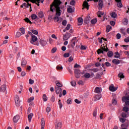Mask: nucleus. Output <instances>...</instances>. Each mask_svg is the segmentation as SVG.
<instances>
[{"label": "nucleus", "instance_id": "49", "mask_svg": "<svg viewBox=\"0 0 129 129\" xmlns=\"http://www.w3.org/2000/svg\"><path fill=\"white\" fill-rule=\"evenodd\" d=\"M22 34L20 32H17L16 35V38H20V36H21Z\"/></svg>", "mask_w": 129, "mask_h": 129}, {"label": "nucleus", "instance_id": "64", "mask_svg": "<svg viewBox=\"0 0 129 129\" xmlns=\"http://www.w3.org/2000/svg\"><path fill=\"white\" fill-rule=\"evenodd\" d=\"M119 120L121 122H124V121H125V118H119Z\"/></svg>", "mask_w": 129, "mask_h": 129}, {"label": "nucleus", "instance_id": "47", "mask_svg": "<svg viewBox=\"0 0 129 129\" xmlns=\"http://www.w3.org/2000/svg\"><path fill=\"white\" fill-rule=\"evenodd\" d=\"M123 110L124 112H128V107L127 106H125L123 108Z\"/></svg>", "mask_w": 129, "mask_h": 129}, {"label": "nucleus", "instance_id": "7", "mask_svg": "<svg viewBox=\"0 0 129 129\" xmlns=\"http://www.w3.org/2000/svg\"><path fill=\"white\" fill-rule=\"evenodd\" d=\"M77 38L76 37H74L71 40V46H72V48H74L75 47V40H76Z\"/></svg>", "mask_w": 129, "mask_h": 129}, {"label": "nucleus", "instance_id": "36", "mask_svg": "<svg viewBox=\"0 0 129 129\" xmlns=\"http://www.w3.org/2000/svg\"><path fill=\"white\" fill-rule=\"evenodd\" d=\"M38 16L39 18H43V17H44V14L43 13V12L40 11L38 14Z\"/></svg>", "mask_w": 129, "mask_h": 129}, {"label": "nucleus", "instance_id": "19", "mask_svg": "<svg viewBox=\"0 0 129 129\" xmlns=\"http://www.w3.org/2000/svg\"><path fill=\"white\" fill-rule=\"evenodd\" d=\"M67 11H68V13H74L75 12L74 8L73 9L72 8V7L69 6V8H68L67 9Z\"/></svg>", "mask_w": 129, "mask_h": 129}, {"label": "nucleus", "instance_id": "53", "mask_svg": "<svg viewBox=\"0 0 129 129\" xmlns=\"http://www.w3.org/2000/svg\"><path fill=\"white\" fill-rule=\"evenodd\" d=\"M76 4V2L75 1V0H72L70 2L71 6H75Z\"/></svg>", "mask_w": 129, "mask_h": 129}, {"label": "nucleus", "instance_id": "9", "mask_svg": "<svg viewBox=\"0 0 129 129\" xmlns=\"http://www.w3.org/2000/svg\"><path fill=\"white\" fill-rule=\"evenodd\" d=\"M7 90V85H3L0 87V91L1 92H5Z\"/></svg>", "mask_w": 129, "mask_h": 129}, {"label": "nucleus", "instance_id": "18", "mask_svg": "<svg viewBox=\"0 0 129 129\" xmlns=\"http://www.w3.org/2000/svg\"><path fill=\"white\" fill-rule=\"evenodd\" d=\"M106 48H105V46H104L103 47L101 46V49L103 50L104 52H108V51H109V49H108V47H107V45H106Z\"/></svg>", "mask_w": 129, "mask_h": 129}, {"label": "nucleus", "instance_id": "60", "mask_svg": "<svg viewBox=\"0 0 129 129\" xmlns=\"http://www.w3.org/2000/svg\"><path fill=\"white\" fill-rule=\"evenodd\" d=\"M57 51V47H54L51 49V53H54Z\"/></svg>", "mask_w": 129, "mask_h": 129}, {"label": "nucleus", "instance_id": "16", "mask_svg": "<svg viewBox=\"0 0 129 129\" xmlns=\"http://www.w3.org/2000/svg\"><path fill=\"white\" fill-rule=\"evenodd\" d=\"M39 43L42 47H45L47 45V41L44 40H40Z\"/></svg>", "mask_w": 129, "mask_h": 129}, {"label": "nucleus", "instance_id": "22", "mask_svg": "<svg viewBox=\"0 0 129 129\" xmlns=\"http://www.w3.org/2000/svg\"><path fill=\"white\" fill-rule=\"evenodd\" d=\"M112 63L113 64H116V65H118L120 63V61L118 59H114L112 60Z\"/></svg>", "mask_w": 129, "mask_h": 129}, {"label": "nucleus", "instance_id": "3", "mask_svg": "<svg viewBox=\"0 0 129 129\" xmlns=\"http://www.w3.org/2000/svg\"><path fill=\"white\" fill-rule=\"evenodd\" d=\"M55 91L56 94H59V97H62V89L58 87H55Z\"/></svg>", "mask_w": 129, "mask_h": 129}, {"label": "nucleus", "instance_id": "14", "mask_svg": "<svg viewBox=\"0 0 129 129\" xmlns=\"http://www.w3.org/2000/svg\"><path fill=\"white\" fill-rule=\"evenodd\" d=\"M99 10H102V7H103V1L102 0L99 1Z\"/></svg>", "mask_w": 129, "mask_h": 129}, {"label": "nucleus", "instance_id": "27", "mask_svg": "<svg viewBox=\"0 0 129 129\" xmlns=\"http://www.w3.org/2000/svg\"><path fill=\"white\" fill-rule=\"evenodd\" d=\"M41 127H45V119L44 118H42L41 119Z\"/></svg>", "mask_w": 129, "mask_h": 129}, {"label": "nucleus", "instance_id": "58", "mask_svg": "<svg viewBox=\"0 0 129 129\" xmlns=\"http://www.w3.org/2000/svg\"><path fill=\"white\" fill-rule=\"evenodd\" d=\"M105 65L107 67H110V66H111V64L110 63H109L108 61L105 62Z\"/></svg>", "mask_w": 129, "mask_h": 129}, {"label": "nucleus", "instance_id": "32", "mask_svg": "<svg viewBox=\"0 0 129 129\" xmlns=\"http://www.w3.org/2000/svg\"><path fill=\"white\" fill-rule=\"evenodd\" d=\"M91 76L90 74L86 73L84 76H83V77H85V78H90Z\"/></svg>", "mask_w": 129, "mask_h": 129}, {"label": "nucleus", "instance_id": "5", "mask_svg": "<svg viewBox=\"0 0 129 129\" xmlns=\"http://www.w3.org/2000/svg\"><path fill=\"white\" fill-rule=\"evenodd\" d=\"M71 37V34L67 32L65 35H63V41H67Z\"/></svg>", "mask_w": 129, "mask_h": 129}, {"label": "nucleus", "instance_id": "48", "mask_svg": "<svg viewBox=\"0 0 129 129\" xmlns=\"http://www.w3.org/2000/svg\"><path fill=\"white\" fill-rule=\"evenodd\" d=\"M112 103L113 105H116L117 104V101L115 99H114L112 100Z\"/></svg>", "mask_w": 129, "mask_h": 129}, {"label": "nucleus", "instance_id": "63", "mask_svg": "<svg viewBox=\"0 0 129 129\" xmlns=\"http://www.w3.org/2000/svg\"><path fill=\"white\" fill-rule=\"evenodd\" d=\"M124 41L125 42V43H128L129 42V36L125 38L124 40Z\"/></svg>", "mask_w": 129, "mask_h": 129}, {"label": "nucleus", "instance_id": "41", "mask_svg": "<svg viewBox=\"0 0 129 129\" xmlns=\"http://www.w3.org/2000/svg\"><path fill=\"white\" fill-rule=\"evenodd\" d=\"M90 71H92V72H94L95 73L96 72H98V71H99V70L97 68H94L90 69Z\"/></svg>", "mask_w": 129, "mask_h": 129}, {"label": "nucleus", "instance_id": "26", "mask_svg": "<svg viewBox=\"0 0 129 129\" xmlns=\"http://www.w3.org/2000/svg\"><path fill=\"white\" fill-rule=\"evenodd\" d=\"M34 116V114L33 113H30L28 115V118L29 122H31V121L32 120V117Z\"/></svg>", "mask_w": 129, "mask_h": 129}, {"label": "nucleus", "instance_id": "46", "mask_svg": "<svg viewBox=\"0 0 129 129\" xmlns=\"http://www.w3.org/2000/svg\"><path fill=\"white\" fill-rule=\"evenodd\" d=\"M31 18L32 20H36V19H37V18H38V16H37L36 15V14H32L31 16Z\"/></svg>", "mask_w": 129, "mask_h": 129}, {"label": "nucleus", "instance_id": "34", "mask_svg": "<svg viewBox=\"0 0 129 129\" xmlns=\"http://www.w3.org/2000/svg\"><path fill=\"white\" fill-rule=\"evenodd\" d=\"M110 16L112 18H113L114 19H115L117 17V14L115 13V12H112L111 13Z\"/></svg>", "mask_w": 129, "mask_h": 129}, {"label": "nucleus", "instance_id": "40", "mask_svg": "<svg viewBox=\"0 0 129 129\" xmlns=\"http://www.w3.org/2000/svg\"><path fill=\"white\" fill-rule=\"evenodd\" d=\"M61 126H62V123L58 122L57 123V125H55V128L58 129V127H59V128H61Z\"/></svg>", "mask_w": 129, "mask_h": 129}, {"label": "nucleus", "instance_id": "59", "mask_svg": "<svg viewBox=\"0 0 129 129\" xmlns=\"http://www.w3.org/2000/svg\"><path fill=\"white\" fill-rule=\"evenodd\" d=\"M20 31L21 32L22 34H25V28L24 27L20 28Z\"/></svg>", "mask_w": 129, "mask_h": 129}, {"label": "nucleus", "instance_id": "44", "mask_svg": "<svg viewBox=\"0 0 129 129\" xmlns=\"http://www.w3.org/2000/svg\"><path fill=\"white\" fill-rule=\"evenodd\" d=\"M116 55H114V58H120V54L118 52H115Z\"/></svg>", "mask_w": 129, "mask_h": 129}, {"label": "nucleus", "instance_id": "57", "mask_svg": "<svg viewBox=\"0 0 129 129\" xmlns=\"http://www.w3.org/2000/svg\"><path fill=\"white\" fill-rule=\"evenodd\" d=\"M126 100H128L126 96H124L122 98V101H123V102H125Z\"/></svg>", "mask_w": 129, "mask_h": 129}, {"label": "nucleus", "instance_id": "29", "mask_svg": "<svg viewBox=\"0 0 129 129\" xmlns=\"http://www.w3.org/2000/svg\"><path fill=\"white\" fill-rule=\"evenodd\" d=\"M94 92H95V93H101V91H100V88L98 87H96Z\"/></svg>", "mask_w": 129, "mask_h": 129}, {"label": "nucleus", "instance_id": "45", "mask_svg": "<svg viewBox=\"0 0 129 129\" xmlns=\"http://www.w3.org/2000/svg\"><path fill=\"white\" fill-rule=\"evenodd\" d=\"M96 23H97V19H92V20L91 21V23L92 25H94V24H96Z\"/></svg>", "mask_w": 129, "mask_h": 129}, {"label": "nucleus", "instance_id": "8", "mask_svg": "<svg viewBox=\"0 0 129 129\" xmlns=\"http://www.w3.org/2000/svg\"><path fill=\"white\" fill-rule=\"evenodd\" d=\"M16 105L20 106V98L19 96H16L15 99Z\"/></svg>", "mask_w": 129, "mask_h": 129}, {"label": "nucleus", "instance_id": "20", "mask_svg": "<svg viewBox=\"0 0 129 129\" xmlns=\"http://www.w3.org/2000/svg\"><path fill=\"white\" fill-rule=\"evenodd\" d=\"M97 52L98 55H99V54H103V55H105V54L104 53V51H103V50L102 49V48H99L97 50Z\"/></svg>", "mask_w": 129, "mask_h": 129}, {"label": "nucleus", "instance_id": "2", "mask_svg": "<svg viewBox=\"0 0 129 129\" xmlns=\"http://www.w3.org/2000/svg\"><path fill=\"white\" fill-rule=\"evenodd\" d=\"M38 41V38L36 35H33L32 36L31 39L30 40V43L31 44H33L34 45H35L36 46H39V42H35Z\"/></svg>", "mask_w": 129, "mask_h": 129}, {"label": "nucleus", "instance_id": "56", "mask_svg": "<svg viewBox=\"0 0 129 129\" xmlns=\"http://www.w3.org/2000/svg\"><path fill=\"white\" fill-rule=\"evenodd\" d=\"M87 48V47L84 45H81L80 47L81 50H86Z\"/></svg>", "mask_w": 129, "mask_h": 129}, {"label": "nucleus", "instance_id": "51", "mask_svg": "<svg viewBox=\"0 0 129 129\" xmlns=\"http://www.w3.org/2000/svg\"><path fill=\"white\" fill-rule=\"evenodd\" d=\"M31 32L33 34H34V35H38V31L36 30H32Z\"/></svg>", "mask_w": 129, "mask_h": 129}, {"label": "nucleus", "instance_id": "13", "mask_svg": "<svg viewBox=\"0 0 129 129\" xmlns=\"http://www.w3.org/2000/svg\"><path fill=\"white\" fill-rule=\"evenodd\" d=\"M27 60L25 58H22V60L21 61V66L22 67H26V65H27Z\"/></svg>", "mask_w": 129, "mask_h": 129}, {"label": "nucleus", "instance_id": "12", "mask_svg": "<svg viewBox=\"0 0 129 129\" xmlns=\"http://www.w3.org/2000/svg\"><path fill=\"white\" fill-rule=\"evenodd\" d=\"M84 22L85 24L88 25L90 23V16L87 17L84 19Z\"/></svg>", "mask_w": 129, "mask_h": 129}, {"label": "nucleus", "instance_id": "38", "mask_svg": "<svg viewBox=\"0 0 129 129\" xmlns=\"http://www.w3.org/2000/svg\"><path fill=\"white\" fill-rule=\"evenodd\" d=\"M111 29H112V27H111V26H110V25L107 26L106 28V32L107 33H109V32L110 31Z\"/></svg>", "mask_w": 129, "mask_h": 129}, {"label": "nucleus", "instance_id": "50", "mask_svg": "<svg viewBox=\"0 0 129 129\" xmlns=\"http://www.w3.org/2000/svg\"><path fill=\"white\" fill-rule=\"evenodd\" d=\"M67 103H68V104H71V103H72V99L69 98L67 101Z\"/></svg>", "mask_w": 129, "mask_h": 129}, {"label": "nucleus", "instance_id": "6", "mask_svg": "<svg viewBox=\"0 0 129 129\" xmlns=\"http://www.w3.org/2000/svg\"><path fill=\"white\" fill-rule=\"evenodd\" d=\"M118 87H115L113 85H111L109 86V89L110 91H112V92H114V91H116L117 90Z\"/></svg>", "mask_w": 129, "mask_h": 129}, {"label": "nucleus", "instance_id": "42", "mask_svg": "<svg viewBox=\"0 0 129 129\" xmlns=\"http://www.w3.org/2000/svg\"><path fill=\"white\" fill-rule=\"evenodd\" d=\"M53 20H54V22H59V21H60V18H59V16H55L53 18Z\"/></svg>", "mask_w": 129, "mask_h": 129}, {"label": "nucleus", "instance_id": "30", "mask_svg": "<svg viewBox=\"0 0 129 129\" xmlns=\"http://www.w3.org/2000/svg\"><path fill=\"white\" fill-rule=\"evenodd\" d=\"M107 56L109 58H111V57L113 56V52L112 51H109L107 53Z\"/></svg>", "mask_w": 129, "mask_h": 129}, {"label": "nucleus", "instance_id": "24", "mask_svg": "<svg viewBox=\"0 0 129 129\" xmlns=\"http://www.w3.org/2000/svg\"><path fill=\"white\" fill-rule=\"evenodd\" d=\"M78 22L79 23V25L81 26V25H82V24H83V19H82L81 17L78 18Z\"/></svg>", "mask_w": 129, "mask_h": 129}, {"label": "nucleus", "instance_id": "28", "mask_svg": "<svg viewBox=\"0 0 129 129\" xmlns=\"http://www.w3.org/2000/svg\"><path fill=\"white\" fill-rule=\"evenodd\" d=\"M55 83H56V85L57 87H59L60 88V87H63V85L60 84V82H59V81H56Z\"/></svg>", "mask_w": 129, "mask_h": 129}, {"label": "nucleus", "instance_id": "55", "mask_svg": "<svg viewBox=\"0 0 129 129\" xmlns=\"http://www.w3.org/2000/svg\"><path fill=\"white\" fill-rule=\"evenodd\" d=\"M70 55V54L69 53L67 52V53H64L63 57L64 58H68V57H69Z\"/></svg>", "mask_w": 129, "mask_h": 129}, {"label": "nucleus", "instance_id": "23", "mask_svg": "<svg viewBox=\"0 0 129 129\" xmlns=\"http://www.w3.org/2000/svg\"><path fill=\"white\" fill-rule=\"evenodd\" d=\"M101 97H102L101 94L95 95V96L94 97L95 100H99V99H100V98H101Z\"/></svg>", "mask_w": 129, "mask_h": 129}, {"label": "nucleus", "instance_id": "31", "mask_svg": "<svg viewBox=\"0 0 129 129\" xmlns=\"http://www.w3.org/2000/svg\"><path fill=\"white\" fill-rule=\"evenodd\" d=\"M128 115V112H123L121 114L122 117H126Z\"/></svg>", "mask_w": 129, "mask_h": 129}, {"label": "nucleus", "instance_id": "4", "mask_svg": "<svg viewBox=\"0 0 129 129\" xmlns=\"http://www.w3.org/2000/svg\"><path fill=\"white\" fill-rule=\"evenodd\" d=\"M74 73L76 78H80L81 72L80 70H79V69H75Z\"/></svg>", "mask_w": 129, "mask_h": 129}, {"label": "nucleus", "instance_id": "11", "mask_svg": "<svg viewBox=\"0 0 129 129\" xmlns=\"http://www.w3.org/2000/svg\"><path fill=\"white\" fill-rule=\"evenodd\" d=\"M115 2L117 3L118 8H122V3H121V0H115Z\"/></svg>", "mask_w": 129, "mask_h": 129}, {"label": "nucleus", "instance_id": "33", "mask_svg": "<svg viewBox=\"0 0 129 129\" xmlns=\"http://www.w3.org/2000/svg\"><path fill=\"white\" fill-rule=\"evenodd\" d=\"M118 77H119V78H120V80H121V78H124V75H123V74H122V73H120L118 75Z\"/></svg>", "mask_w": 129, "mask_h": 129}, {"label": "nucleus", "instance_id": "52", "mask_svg": "<svg viewBox=\"0 0 129 129\" xmlns=\"http://www.w3.org/2000/svg\"><path fill=\"white\" fill-rule=\"evenodd\" d=\"M58 105L59 106V108L61 109V108H62L63 106V104H62V103H61V100H58Z\"/></svg>", "mask_w": 129, "mask_h": 129}, {"label": "nucleus", "instance_id": "10", "mask_svg": "<svg viewBox=\"0 0 129 129\" xmlns=\"http://www.w3.org/2000/svg\"><path fill=\"white\" fill-rule=\"evenodd\" d=\"M83 7L85 8V9H87V10H89V7L90 5H88V2L85 1L83 4Z\"/></svg>", "mask_w": 129, "mask_h": 129}, {"label": "nucleus", "instance_id": "15", "mask_svg": "<svg viewBox=\"0 0 129 129\" xmlns=\"http://www.w3.org/2000/svg\"><path fill=\"white\" fill-rule=\"evenodd\" d=\"M121 126L122 127H125V128H127V127L129 126V121L127 120V121H126L125 122V123L122 124L121 125Z\"/></svg>", "mask_w": 129, "mask_h": 129}, {"label": "nucleus", "instance_id": "62", "mask_svg": "<svg viewBox=\"0 0 129 129\" xmlns=\"http://www.w3.org/2000/svg\"><path fill=\"white\" fill-rule=\"evenodd\" d=\"M101 64L99 63V62H97L95 63V66L96 67H100Z\"/></svg>", "mask_w": 129, "mask_h": 129}, {"label": "nucleus", "instance_id": "35", "mask_svg": "<svg viewBox=\"0 0 129 129\" xmlns=\"http://www.w3.org/2000/svg\"><path fill=\"white\" fill-rule=\"evenodd\" d=\"M24 2H26V3H27V6H28V7H29H29H30V9H32V4L29 3V2H31L32 3V1L31 0H24Z\"/></svg>", "mask_w": 129, "mask_h": 129}, {"label": "nucleus", "instance_id": "43", "mask_svg": "<svg viewBox=\"0 0 129 129\" xmlns=\"http://www.w3.org/2000/svg\"><path fill=\"white\" fill-rule=\"evenodd\" d=\"M42 98L44 101H47L48 100V97H47V96L45 94L43 95Z\"/></svg>", "mask_w": 129, "mask_h": 129}, {"label": "nucleus", "instance_id": "25", "mask_svg": "<svg viewBox=\"0 0 129 129\" xmlns=\"http://www.w3.org/2000/svg\"><path fill=\"white\" fill-rule=\"evenodd\" d=\"M97 16L98 17V18H101V16H103V15H104V13L99 11L97 13Z\"/></svg>", "mask_w": 129, "mask_h": 129}, {"label": "nucleus", "instance_id": "39", "mask_svg": "<svg viewBox=\"0 0 129 129\" xmlns=\"http://www.w3.org/2000/svg\"><path fill=\"white\" fill-rule=\"evenodd\" d=\"M97 114V108H95L93 112V116H94V117H96Z\"/></svg>", "mask_w": 129, "mask_h": 129}, {"label": "nucleus", "instance_id": "54", "mask_svg": "<svg viewBox=\"0 0 129 129\" xmlns=\"http://www.w3.org/2000/svg\"><path fill=\"white\" fill-rule=\"evenodd\" d=\"M33 100H34V97H31L29 99H28L27 102H28V103H30V102H32Z\"/></svg>", "mask_w": 129, "mask_h": 129}, {"label": "nucleus", "instance_id": "1", "mask_svg": "<svg viewBox=\"0 0 129 129\" xmlns=\"http://www.w3.org/2000/svg\"><path fill=\"white\" fill-rule=\"evenodd\" d=\"M61 4H62V2L60 0H53L52 3L50 5V10L47 11V13H49L48 19H53V12L55 10L56 11V17H60L61 16V11L60 10V5Z\"/></svg>", "mask_w": 129, "mask_h": 129}, {"label": "nucleus", "instance_id": "61", "mask_svg": "<svg viewBox=\"0 0 129 129\" xmlns=\"http://www.w3.org/2000/svg\"><path fill=\"white\" fill-rule=\"evenodd\" d=\"M70 27H71V25H70V24H68L66 27V30H67V31L70 30Z\"/></svg>", "mask_w": 129, "mask_h": 129}, {"label": "nucleus", "instance_id": "17", "mask_svg": "<svg viewBox=\"0 0 129 129\" xmlns=\"http://www.w3.org/2000/svg\"><path fill=\"white\" fill-rule=\"evenodd\" d=\"M32 4H35L36 5H37V6H38V7H40V1L41 0H31Z\"/></svg>", "mask_w": 129, "mask_h": 129}, {"label": "nucleus", "instance_id": "37", "mask_svg": "<svg viewBox=\"0 0 129 129\" xmlns=\"http://www.w3.org/2000/svg\"><path fill=\"white\" fill-rule=\"evenodd\" d=\"M24 21H25V22H26V23H29L31 25H32V24H33V22L30 21V19H29L27 17L25 18V19H24Z\"/></svg>", "mask_w": 129, "mask_h": 129}, {"label": "nucleus", "instance_id": "21", "mask_svg": "<svg viewBox=\"0 0 129 129\" xmlns=\"http://www.w3.org/2000/svg\"><path fill=\"white\" fill-rule=\"evenodd\" d=\"M20 119V116L19 115H16L13 118V121L14 122H18V120Z\"/></svg>", "mask_w": 129, "mask_h": 129}]
</instances>
